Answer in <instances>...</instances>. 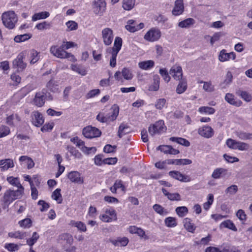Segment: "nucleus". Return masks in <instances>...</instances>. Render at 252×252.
Here are the masks:
<instances>
[{
  "instance_id": "45",
  "label": "nucleus",
  "mask_w": 252,
  "mask_h": 252,
  "mask_svg": "<svg viewBox=\"0 0 252 252\" xmlns=\"http://www.w3.org/2000/svg\"><path fill=\"white\" fill-rule=\"evenodd\" d=\"M170 140L187 147L189 146L190 145L189 141L183 138L172 137L170 138Z\"/></svg>"
},
{
  "instance_id": "30",
  "label": "nucleus",
  "mask_w": 252,
  "mask_h": 252,
  "mask_svg": "<svg viewBox=\"0 0 252 252\" xmlns=\"http://www.w3.org/2000/svg\"><path fill=\"white\" fill-rule=\"evenodd\" d=\"M109 241L115 246L124 247L127 245L128 239L126 237L119 238L116 240L110 239Z\"/></svg>"
},
{
  "instance_id": "54",
  "label": "nucleus",
  "mask_w": 252,
  "mask_h": 252,
  "mask_svg": "<svg viewBox=\"0 0 252 252\" xmlns=\"http://www.w3.org/2000/svg\"><path fill=\"white\" fill-rule=\"evenodd\" d=\"M235 147V150H238L241 151H247L250 148V145L247 143L237 141V145Z\"/></svg>"
},
{
  "instance_id": "28",
  "label": "nucleus",
  "mask_w": 252,
  "mask_h": 252,
  "mask_svg": "<svg viewBox=\"0 0 252 252\" xmlns=\"http://www.w3.org/2000/svg\"><path fill=\"white\" fill-rule=\"evenodd\" d=\"M180 82L176 88V93L178 94H181L184 93L187 89V81L186 79L183 78L179 80Z\"/></svg>"
},
{
  "instance_id": "41",
  "label": "nucleus",
  "mask_w": 252,
  "mask_h": 252,
  "mask_svg": "<svg viewBox=\"0 0 252 252\" xmlns=\"http://www.w3.org/2000/svg\"><path fill=\"white\" fill-rule=\"evenodd\" d=\"M215 111L214 108L209 106H201L198 109V112L202 114L213 115Z\"/></svg>"
},
{
  "instance_id": "40",
  "label": "nucleus",
  "mask_w": 252,
  "mask_h": 252,
  "mask_svg": "<svg viewBox=\"0 0 252 252\" xmlns=\"http://www.w3.org/2000/svg\"><path fill=\"white\" fill-rule=\"evenodd\" d=\"M71 69L80 74L82 76H85L87 74V70L84 67L79 64H71Z\"/></svg>"
},
{
  "instance_id": "18",
  "label": "nucleus",
  "mask_w": 252,
  "mask_h": 252,
  "mask_svg": "<svg viewBox=\"0 0 252 252\" xmlns=\"http://www.w3.org/2000/svg\"><path fill=\"white\" fill-rule=\"evenodd\" d=\"M169 175L172 178L183 182H189L191 181L190 178L187 175H184L177 171H171Z\"/></svg>"
},
{
  "instance_id": "32",
  "label": "nucleus",
  "mask_w": 252,
  "mask_h": 252,
  "mask_svg": "<svg viewBox=\"0 0 252 252\" xmlns=\"http://www.w3.org/2000/svg\"><path fill=\"white\" fill-rule=\"evenodd\" d=\"M227 170L223 168H217L212 173L211 177L215 179L220 178L221 176L226 175Z\"/></svg>"
},
{
  "instance_id": "33",
  "label": "nucleus",
  "mask_w": 252,
  "mask_h": 252,
  "mask_svg": "<svg viewBox=\"0 0 252 252\" xmlns=\"http://www.w3.org/2000/svg\"><path fill=\"white\" fill-rule=\"evenodd\" d=\"M160 78L158 75H155L153 76V82L149 86V90L150 91H157L159 88Z\"/></svg>"
},
{
  "instance_id": "39",
  "label": "nucleus",
  "mask_w": 252,
  "mask_h": 252,
  "mask_svg": "<svg viewBox=\"0 0 252 252\" xmlns=\"http://www.w3.org/2000/svg\"><path fill=\"white\" fill-rule=\"evenodd\" d=\"M49 15V13L47 11L36 13L32 16V21H36L38 20L44 19L48 17Z\"/></svg>"
},
{
  "instance_id": "29",
  "label": "nucleus",
  "mask_w": 252,
  "mask_h": 252,
  "mask_svg": "<svg viewBox=\"0 0 252 252\" xmlns=\"http://www.w3.org/2000/svg\"><path fill=\"white\" fill-rule=\"evenodd\" d=\"M162 192L165 196H166L168 199L171 201H180L181 200V196L178 193H169L164 188L162 189Z\"/></svg>"
},
{
  "instance_id": "59",
  "label": "nucleus",
  "mask_w": 252,
  "mask_h": 252,
  "mask_svg": "<svg viewBox=\"0 0 252 252\" xmlns=\"http://www.w3.org/2000/svg\"><path fill=\"white\" fill-rule=\"evenodd\" d=\"M67 31L76 30L78 28V24L74 21H68L65 24Z\"/></svg>"
},
{
  "instance_id": "14",
  "label": "nucleus",
  "mask_w": 252,
  "mask_h": 252,
  "mask_svg": "<svg viewBox=\"0 0 252 252\" xmlns=\"http://www.w3.org/2000/svg\"><path fill=\"white\" fill-rule=\"evenodd\" d=\"M198 133L203 137L209 138L213 136L214 132L213 129L211 126H204L198 128Z\"/></svg>"
},
{
  "instance_id": "61",
  "label": "nucleus",
  "mask_w": 252,
  "mask_h": 252,
  "mask_svg": "<svg viewBox=\"0 0 252 252\" xmlns=\"http://www.w3.org/2000/svg\"><path fill=\"white\" fill-rule=\"evenodd\" d=\"M10 132V128L5 126H0V138L8 135Z\"/></svg>"
},
{
  "instance_id": "57",
  "label": "nucleus",
  "mask_w": 252,
  "mask_h": 252,
  "mask_svg": "<svg viewBox=\"0 0 252 252\" xmlns=\"http://www.w3.org/2000/svg\"><path fill=\"white\" fill-rule=\"evenodd\" d=\"M52 198L56 200L58 203H61L62 201V195L61 194V189H57L52 193Z\"/></svg>"
},
{
  "instance_id": "31",
  "label": "nucleus",
  "mask_w": 252,
  "mask_h": 252,
  "mask_svg": "<svg viewBox=\"0 0 252 252\" xmlns=\"http://www.w3.org/2000/svg\"><path fill=\"white\" fill-rule=\"evenodd\" d=\"M155 65V62L153 60H148L140 62L138 63V66L143 70H149Z\"/></svg>"
},
{
  "instance_id": "42",
  "label": "nucleus",
  "mask_w": 252,
  "mask_h": 252,
  "mask_svg": "<svg viewBox=\"0 0 252 252\" xmlns=\"http://www.w3.org/2000/svg\"><path fill=\"white\" fill-rule=\"evenodd\" d=\"M130 131L129 126L125 124H121L119 127L118 136L121 138L123 135L129 133Z\"/></svg>"
},
{
  "instance_id": "1",
  "label": "nucleus",
  "mask_w": 252,
  "mask_h": 252,
  "mask_svg": "<svg viewBox=\"0 0 252 252\" xmlns=\"http://www.w3.org/2000/svg\"><path fill=\"white\" fill-rule=\"evenodd\" d=\"M58 241L62 245L63 249L65 252H76V247L72 246L74 240L71 234L63 233L60 234Z\"/></svg>"
},
{
  "instance_id": "16",
  "label": "nucleus",
  "mask_w": 252,
  "mask_h": 252,
  "mask_svg": "<svg viewBox=\"0 0 252 252\" xmlns=\"http://www.w3.org/2000/svg\"><path fill=\"white\" fill-rule=\"evenodd\" d=\"M170 74L176 80L183 79V71L181 66L175 64L173 65L169 71Z\"/></svg>"
},
{
  "instance_id": "46",
  "label": "nucleus",
  "mask_w": 252,
  "mask_h": 252,
  "mask_svg": "<svg viewBox=\"0 0 252 252\" xmlns=\"http://www.w3.org/2000/svg\"><path fill=\"white\" fill-rule=\"evenodd\" d=\"M165 224L168 227H174L177 225V220L175 218L169 217L164 220Z\"/></svg>"
},
{
  "instance_id": "25",
  "label": "nucleus",
  "mask_w": 252,
  "mask_h": 252,
  "mask_svg": "<svg viewBox=\"0 0 252 252\" xmlns=\"http://www.w3.org/2000/svg\"><path fill=\"white\" fill-rule=\"evenodd\" d=\"M184 9L183 0H176L172 13L175 16L179 15L183 13Z\"/></svg>"
},
{
  "instance_id": "2",
  "label": "nucleus",
  "mask_w": 252,
  "mask_h": 252,
  "mask_svg": "<svg viewBox=\"0 0 252 252\" xmlns=\"http://www.w3.org/2000/svg\"><path fill=\"white\" fill-rule=\"evenodd\" d=\"M122 39L120 37H116L114 40L113 48H108L106 50V57L111 55L110 59V65L114 67L116 65V58L122 46Z\"/></svg>"
},
{
  "instance_id": "4",
  "label": "nucleus",
  "mask_w": 252,
  "mask_h": 252,
  "mask_svg": "<svg viewBox=\"0 0 252 252\" xmlns=\"http://www.w3.org/2000/svg\"><path fill=\"white\" fill-rule=\"evenodd\" d=\"M50 52L54 56L60 59H69L72 62H75L76 59L71 53L64 51L62 46L53 45L50 48Z\"/></svg>"
},
{
  "instance_id": "13",
  "label": "nucleus",
  "mask_w": 252,
  "mask_h": 252,
  "mask_svg": "<svg viewBox=\"0 0 252 252\" xmlns=\"http://www.w3.org/2000/svg\"><path fill=\"white\" fill-rule=\"evenodd\" d=\"M46 97V93L43 91L36 93L33 99V104L38 107L43 106L45 103Z\"/></svg>"
},
{
  "instance_id": "43",
  "label": "nucleus",
  "mask_w": 252,
  "mask_h": 252,
  "mask_svg": "<svg viewBox=\"0 0 252 252\" xmlns=\"http://www.w3.org/2000/svg\"><path fill=\"white\" fill-rule=\"evenodd\" d=\"M135 0H123V8L126 10H130L135 5Z\"/></svg>"
},
{
  "instance_id": "60",
  "label": "nucleus",
  "mask_w": 252,
  "mask_h": 252,
  "mask_svg": "<svg viewBox=\"0 0 252 252\" xmlns=\"http://www.w3.org/2000/svg\"><path fill=\"white\" fill-rule=\"evenodd\" d=\"M238 186L236 185H232L225 189V193L229 195H234L238 191Z\"/></svg>"
},
{
  "instance_id": "38",
  "label": "nucleus",
  "mask_w": 252,
  "mask_h": 252,
  "mask_svg": "<svg viewBox=\"0 0 252 252\" xmlns=\"http://www.w3.org/2000/svg\"><path fill=\"white\" fill-rule=\"evenodd\" d=\"M183 223L184 227L188 231L193 232L195 230V226L190 219L188 218L184 219Z\"/></svg>"
},
{
  "instance_id": "63",
  "label": "nucleus",
  "mask_w": 252,
  "mask_h": 252,
  "mask_svg": "<svg viewBox=\"0 0 252 252\" xmlns=\"http://www.w3.org/2000/svg\"><path fill=\"white\" fill-rule=\"evenodd\" d=\"M159 73L161 76L162 77L163 80L166 82H168L170 80V77L169 75L168 72L167 70L165 68H161L159 69Z\"/></svg>"
},
{
  "instance_id": "17",
  "label": "nucleus",
  "mask_w": 252,
  "mask_h": 252,
  "mask_svg": "<svg viewBox=\"0 0 252 252\" xmlns=\"http://www.w3.org/2000/svg\"><path fill=\"white\" fill-rule=\"evenodd\" d=\"M24 55L23 53L19 54L17 58L13 61V65L15 68H17L18 69L23 70L26 66L27 64L23 61Z\"/></svg>"
},
{
  "instance_id": "58",
  "label": "nucleus",
  "mask_w": 252,
  "mask_h": 252,
  "mask_svg": "<svg viewBox=\"0 0 252 252\" xmlns=\"http://www.w3.org/2000/svg\"><path fill=\"white\" fill-rule=\"evenodd\" d=\"M4 248L10 252H14L17 251L19 249V247L17 244H16L7 243L5 244Z\"/></svg>"
},
{
  "instance_id": "37",
  "label": "nucleus",
  "mask_w": 252,
  "mask_h": 252,
  "mask_svg": "<svg viewBox=\"0 0 252 252\" xmlns=\"http://www.w3.org/2000/svg\"><path fill=\"white\" fill-rule=\"evenodd\" d=\"M70 141L78 147L82 152L87 150V147L85 146V142L78 137H75L70 139Z\"/></svg>"
},
{
  "instance_id": "22",
  "label": "nucleus",
  "mask_w": 252,
  "mask_h": 252,
  "mask_svg": "<svg viewBox=\"0 0 252 252\" xmlns=\"http://www.w3.org/2000/svg\"><path fill=\"white\" fill-rule=\"evenodd\" d=\"M68 178L71 182L78 184H82L83 178L81 177L80 174L77 171H71L68 174Z\"/></svg>"
},
{
  "instance_id": "15",
  "label": "nucleus",
  "mask_w": 252,
  "mask_h": 252,
  "mask_svg": "<svg viewBox=\"0 0 252 252\" xmlns=\"http://www.w3.org/2000/svg\"><path fill=\"white\" fill-rule=\"evenodd\" d=\"M144 25L143 23H140L137 24L135 21L133 20H129L125 26L126 29L130 32H134L140 29H142L144 27Z\"/></svg>"
},
{
  "instance_id": "44",
  "label": "nucleus",
  "mask_w": 252,
  "mask_h": 252,
  "mask_svg": "<svg viewBox=\"0 0 252 252\" xmlns=\"http://www.w3.org/2000/svg\"><path fill=\"white\" fill-rule=\"evenodd\" d=\"M194 20L192 18H188L178 23V26L182 28H187L194 23Z\"/></svg>"
},
{
  "instance_id": "21",
  "label": "nucleus",
  "mask_w": 252,
  "mask_h": 252,
  "mask_svg": "<svg viewBox=\"0 0 252 252\" xmlns=\"http://www.w3.org/2000/svg\"><path fill=\"white\" fill-rule=\"evenodd\" d=\"M157 150H160L164 154H168L171 155H177L179 153V151L174 149L172 146L169 145H160L157 147Z\"/></svg>"
},
{
  "instance_id": "6",
  "label": "nucleus",
  "mask_w": 252,
  "mask_h": 252,
  "mask_svg": "<svg viewBox=\"0 0 252 252\" xmlns=\"http://www.w3.org/2000/svg\"><path fill=\"white\" fill-rule=\"evenodd\" d=\"M92 9L96 15L101 16L106 11V2L104 0H94Z\"/></svg>"
},
{
  "instance_id": "35",
  "label": "nucleus",
  "mask_w": 252,
  "mask_h": 252,
  "mask_svg": "<svg viewBox=\"0 0 252 252\" xmlns=\"http://www.w3.org/2000/svg\"><path fill=\"white\" fill-rule=\"evenodd\" d=\"M70 224L72 226L76 227L78 231L81 232H86L87 231L86 224L82 221L71 220Z\"/></svg>"
},
{
  "instance_id": "7",
  "label": "nucleus",
  "mask_w": 252,
  "mask_h": 252,
  "mask_svg": "<svg viewBox=\"0 0 252 252\" xmlns=\"http://www.w3.org/2000/svg\"><path fill=\"white\" fill-rule=\"evenodd\" d=\"M166 130V127L164 122L162 120L158 121L152 126H150L148 129L149 132L151 136L164 132Z\"/></svg>"
},
{
  "instance_id": "20",
  "label": "nucleus",
  "mask_w": 252,
  "mask_h": 252,
  "mask_svg": "<svg viewBox=\"0 0 252 252\" xmlns=\"http://www.w3.org/2000/svg\"><path fill=\"white\" fill-rule=\"evenodd\" d=\"M14 166L13 160L11 158H5L0 160V171L5 172Z\"/></svg>"
},
{
  "instance_id": "27",
  "label": "nucleus",
  "mask_w": 252,
  "mask_h": 252,
  "mask_svg": "<svg viewBox=\"0 0 252 252\" xmlns=\"http://www.w3.org/2000/svg\"><path fill=\"white\" fill-rule=\"evenodd\" d=\"M191 163V160L189 159H170L167 160V163L168 164L188 165L190 164Z\"/></svg>"
},
{
  "instance_id": "50",
  "label": "nucleus",
  "mask_w": 252,
  "mask_h": 252,
  "mask_svg": "<svg viewBox=\"0 0 252 252\" xmlns=\"http://www.w3.org/2000/svg\"><path fill=\"white\" fill-rule=\"evenodd\" d=\"M30 57L31 58L30 63L34 64L36 63L40 58L39 53L35 50H32L30 52Z\"/></svg>"
},
{
  "instance_id": "11",
  "label": "nucleus",
  "mask_w": 252,
  "mask_h": 252,
  "mask_svg": "<svg viewBox=\"0 0 252 252\" xmlns=\"http://www.w3.org/2000/svg\"><path fill=\"white\" fill-rule=\"evenodd\" d=\"M99 219L104 222H111L113 220L117 219L116 211L111 208L106 209L105 211V214L101 215L99 216Z\"/></svg>"
},
{
  "instance_id": "47",
  "label": "nucleus",
  "mask_w": 252,
  "mask_h": 252,
  "mask_svg": "<svg viewBox=\"0 0 252 252\" xmlns=\"http://www.w3.org/2000/svg\"><path fill=\"white\" fill-rule=\"evenodd\" d=\"M236 136L243 140L252 139V133L244 131H238L236 132Z\"/></svg>"
},
{
  "instance_id": "53",
  "label": "nucleus",
  "mask_w": 252,
  "mask_h": 252,
  "mask_svg": "<svg viewBox=\"0 0 252 252\" xmlns=\"http://www.w3.org/2000/svg\"><path fill=\"white\" fill-rule=\"evenodd\" d=\"M18 224L20 227L24 228H29L32 225V221L29 218H26L23 220H20Z\"/></svg>"
},
{
  "instance_id": "26",
  "label": "nucleus",
  "mask_w": 252,
  "mask_h": 252,
  "mask_svg": "<svg viewBox=\"0 0 252 252\" xmlns=\"http://www.w3.org/2000/svg\"><path fill=\"white\" fill-rule=\"evenodd\" d=\"M119 114V109L115 108L110 110V112L107 114H105V117L107 122L106 123H109L113 122L116 119Z\"/></svg>"
},
{
  "instance_id": "51",
  "label": "nucleus",
  "mask_w": 252,
  "mask_h": 252,
  "mask_svg": "<svg viewBox=\"0 0 252 252\" xmlns=\"http://www.w3.org/2000/svg\"><path fill=\"white\" fill-rule=\"evenodd\" d=\"M52 27V24L46 21H44L41 23L37 24L35 26V28L40 31H43L50 29Z\"/></svg>"
},
{
  "instance_id": "64",
  "label": "nucleus",
  "mask_w": 252,
  "mask_h": 252,
  "mask_svg": "<svg viewBox=\"0 0 252 252\" xmlns=\"http://www.w3.org/2000/svg\"><path fill=\"white\" fill-rule=\"evenodd\" d=\"M39 235L37 233V232H33L31 238L27 240V244L29 246H32L37 241V240L39 238Z\"/></svg>"
},
{
  "instance_id": "34",
  "label": "nucleus",
  "mask_w": 252,
  "mask_h": 252,
  "mask_svg": "<svg viewBox=\"0 0 252 252\" xmlns=\"http://www.w3.org/2000/svg\"><path fill=\"white\" fill-rule=\"evenodd\" d=\"M20 121V117L17 114H12L6 118V123L10 126L15 125Z\"/></svg>"
},
{
  "instance_id": "9",
  "label": "nucleus",
  "mask_w": 252,
  "mask_h": 252,
  "mask_svg": "<svg viewBox=\"0 0 252 252\" xmlns=\"http://www.w3.org/2000/svg\"><path fill=\"white\" fill-rule=\"evenodd\" d=\"M82 133L85 137L91 139L100 136L101 132L95 127L88 126L83 128Z\"/></svg>"
},
{
  "instance_id": "8",
  "label": "nucleus",
  "mask_w": 252,
  "mask_h": 252,
  "mask_svg": "<svg viewBox=\"0 0 252 252\" xmlns=\"http://www.w3.org/2000/svg\"><path fill=\"white\" fill-rule=\"evenodd\" d=\"M161 35V32L159 29L153 28L145 33L144 38L149 42H155L158 41L160 38Z\"/></svg>"
},
{
  "instance_id": "52",
  "label": "nucleus",
  "mask_w": 252,
  "mask_h": 252,
  "mask_svg": "<svg viewBox=\"0 0 252 252\" xmlns=\"http://www.w3.org/2000/svg\"><path fill=\"white\" fill-rule=\"evenodd\" d=\"M32 37V35L29 33H26L24 34L18 35L14 37V41L16 42H21L25 41Z\"/></svg>"
},
{
  "instance_id": "10",
  "label": "nucleus",
  "mask_w": 252,
  "mask_h": 252,
  "mask_svg": "<svg viewBox=\"0 0 252 252\" xmlns=\"http://www.w3.org/2000/svg\"><path fill=\"white\" fill-rule=\"evenodd\" d=\"M101 34L104 44L106 46L111 45L114 36L113 30L109 28H105L102 30Z\"/></svg>"
},
{
  "instance_id": "36",
  "label": "nucleus",
  "mask_w": 252,
  "mask_h": 252,
  "mask_svg": "<svg viewBox=\"0 0 252 252\" xmlns=\"http://www.w3.org/2000/svg\"><path fill=\"white\" fill-rule=\"evenodd\" d=\"M220 228H227L234 231H237V228L235 226L234 223L230 220H227L223 221L220 224Z\"/></svg>"
},
{
  "instance_id": "49",
  "label": "nucleus",
  "mask_w": 252,
  "mask_h": 252,
  "mask_svg": "<svg viewBox=\"0 0 252 252\" xmlns=\"http://www.w3.org/2000/svg\"><path fill=\"white\" fill-rule=\"evenodd\" d=\"M153 209L158 214L160 215L165 216L168 214V212L166 209L162 207L160 205L155 204L153 207Z\"/></svg>"
},
{
  "instance_id": "62",
  "label": "nucleus",
  "mask_w": 252,
  "mask_h": 252,
  "mask_svg": "<svg viewBox=\"0 0 252 252\" xmlns=\"http://www.w3.org/2000/svg\"><path fill=\"white\" fill-rule=\"evenodd\" d=\"M166 104V100L165 98L158 99L155 103V107L157 109H162Z\"/></svg>"
},
{
  "instance_id": "19",
  "label": "nucleus",
  "mask_w": 252,
  "mask_h": 252,
  "mask_svg": "<svg viewBox=\"0 0 252 252\" xmlns=\"http://www.w3.org/2000/svg\"><path fill=\"white\" fill-rule=\"evenodd\" d=\"M235 58L236 54L234 52H231L228 53L224 49L220 51L219 56V60L221 62L228 61L230 60H234Z\"/></svg>"
},
{
  "instance_id": "55",
  "label": "nucleus",
  "mask_w": 252,
  "mask_h": 252,
  "mask_svg": "<svg viewBox=\"0 0 252 252\" xmlns=\"http://www.w3.org/2000/svg\"><path fill=\"white\" fill-rule=\"evenodd\" d=\"M8 235L9 237L16 239H23L25 237V233L19 231L15 232H11L8 233Z\"/></svg>"
},
{
  "instance_id": "3",
  "label": "nucleus",
  "mask_w": 252,
  "mask_h": 252,
  "mask_svg": "<svg viewBox=\"0 0 252 252\" xmlns=\"http://www.w3.org/2000/svg\"><path fill=\"white\" fill-rule=\"evenodd\" d=\"M24 193V191L20 190L7 189L3 194L2 200V206L5 209L8 207L9 205L15 200L20 198Z\"/></svg>"
},
{
  "instance_id": "5",
  "label": "nucleus",
  "mask_w": 252,
  "mask_h": 252,
  "mask_svg": "<svg viewBox=\"0 0 252 252\" xmlns=\"http://www.w3.org/2000/svg\"><path fill=\"white\" fill-rule=\"evenodd\" d=\"M2 23L8 29H13L18 21L17 17L13 11L4 12L1 16Z\"/></svg>"
},
{
  "instance_id": "56",
  "label": "nucleus",
  "mask_w": 252,
  "mask_h": 252,
  "mask_svg": "<svg viewBox=\"0 0 252 252\" xmlns=\"http://www.w3.org/2000/svg\"><path fill=\"white\" fill-rule=\"evenodd\" d=\"M175 211L180 217H184L188 213V209L185 206L178 207Z\"/></svg>"
},
{
  "instance_id": "23",
  "label": "nucleus",
  "mask_w": 252,
  "mask_h": 252,
  "mask_svg": "<svg viewBox=\"0 0 252 252\" xmlns=\"http://www.w3.org/2000/svg\"><path fill=\"white\" fill-rule=\"evenodd\" d=\"M225 100L229 104L237 107L241 106L242 102L237 99L235 96L230 93H227L225 96Z\"/></svg>"
},
{
  "instance_id": "24",
  "label": "nucleus",
  "mask_w": 252,
  "mask_h": 252,
  "mask_svg": "<svg viewBox=\"0 0 252 252\" xmlns=\"http://www.w3.org/2000/svg\"><path fill=\"white\" fill-rule=\"evenodd\" d=\"M6 180L11 185L16 187L18 188L17 190L24 191V188L21 184L19 178L9 176L7 177Z\"/></svg>"
},
{
  "instance_id": "48",
  "label": "nucleus",
  "mask_w": 252,
  "mask_h": 252,
  "mask_svg": "<svg viewBox=\"0 0 252 252\" xmlns=\"http://www.w3.org/2000/svg\"><path fill=\"white\" fill-rule=\"evenodd\" d=\"M122 75L123 77L126 80H130L132 79L133 77L131 71L129 69L126 67L122 69Z\"/></svg>"
},
{
  "instance_id": "12",
  "label": "nucleus",
  "mask_w": 252,
  "mask_h": 252,
  "mask_svg": "<svg viewBox=\"0 0 252 252\" xmlns=\"http://www.w3.org/2000/svg\"><path fill=\"white\" fill-rule=\"evenodd\" d=\"M31 122L34 126L39 127L44 123V119L41 113L34 111L31 114Z\"/></svg>"
}]
</instances>
